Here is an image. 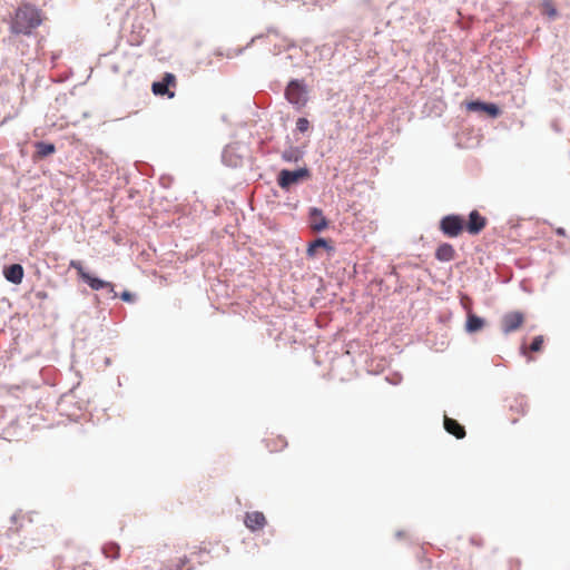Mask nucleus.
<instances>
[{"instance_id": "obj_1", "label": "nucleus", "mask_w": 570, "mask_h": 570, "mask_svg": "<svg viewBox=\"0 0 570 570\" xmlns=\"http://www.w3.org/2000/svg\"><path fill=\"white\" fill-rule=\"evenodd\" d=\"M42 23V14L36 7L23 3L16 10L11 23L10 30L16 35H31L32 30Z\"/></svg>"}, {"instance_id": "obj_2", "label": "nucleus", "mask_w": 570, "mask_h": 570, "mask_svg": "<svg viewBox=\"0 0 570 570\" xmlns=\"http://www.w3.org/2000/svg\"><path fill=\"white\" fill-rule=\"evenodd\" d=\"M70 268L77 271L78 276L89 285V287L94 291H99L106 288L112 297H116L115 286L110 282L102 281L98 277H95L87 273L79 261H71L69 264Z\"/></svg>"}, {"instance_id": "obj_3", "label": "nucleus", "mask_w": 570, "mask_h": 570, "mask_svg": "<svg viewBox=\"0 0 570 570\" xmlns=\"http://www.w3.org/2000/svg\"><path fill=\"white\" fill-rule=\"evenodd\" d=\"M507 419L515 424L528 412V403L523 395H513L505 399Z\"/></svg>"}, {"instance_id": "obj_4", "label": "nucleus", "mask_w": 570, "mask_h": 570, "mask_svg": "<svg viewBox=\"0 0 570 570\" xmlns=\"http://www.w3.org/2000/svg\"><path fill=\"white\" fill-rule=\"evenodd\" d=\"M465 226V220L460 215H446L440 220V230L448 237H458Z\"/></svg>"}, {"instance_id": "obj_5", "label": "nucleus", "mask_w": 570, "mask_h": 570, "mask_svg": "<svg viewBox=\"0 0 570 570\" xmlns=\"http://www.w3.org/2000/svg\"><path fill=\"white\" fill-rule=\"evenodd\" d=\"M308 177L309 170L307 168H299L296 170L283 169L278 174L277 184L282 189H288L292 185H295L303 179H307Z\"/></svg>"}, {"instance_id": "obj_6", "label": "nucleus", "mask_w": 570, "mask_h": 570, "mask_svg": "<svg viewBox=\"0 0 570 570\" xmlns=\"http://www.w3.org/2000/svg\"><path fill=\"white\" fill-rule=\"evenodd\" d=\"M285 97L292 105L304 107L307 101L306 89L298 80H292L285 90Z\"/></svg>"}, {"instance_id": "obj_7", "label": "nucleus", "mask_w": 570, "mask_h": 570, "mask_svg": "<svg viewBox=\"0 0 570 570\" xmlns=\"http://www.w3.org/2000/svg\"><path fill=\"white\" fill-rule=\"evenodd\" d=\"M524 314L520 311L505 313L501 318V328L503 333L509 334L519 330L524 323Z\"/></svg>"}, {"instance_id": "obj_8", "label": "nucleus", "mask_w": 570, "mask_h": 570, "mask_svg": "<svg viewBox=\"0 0 570 570\" xmlns=\"http://www.w3.org/2000/svg\"><path fill=\"white\" fill-rule=\"evenodd\" d=\"M177 79L174 73L166 72L161 81H156L151 86V90L156 96H167L174 98L175 92L170 90V87H176Z\"/></svg>"}, {"instance_id": "obj_9", "label": "nucleus", "mask_w": 570, "mask_h": 570, "mask_svg": "<svg viewBox=\"0 0 570 570\" xmlns=\"http://www.w3.org/2000/svg\"><path fill=\"white\" fill-rule=\"evenodd\" d=\"M487 225V218L483 217L478 210H472L469 215V222L464 228L471 235H478Z\"/></svg>"}, {"instance_id": "obj_10", "label": "nucleus", "mask_w": 570, "mask_h": 570, "mask_svg": "<svg viewBox=\"0 0 570 570\" xmlns=\"http://www.w3.org/2000/svg\"><path fill=\"white\" fill-rule=\"evenodd\" d=\"M244 522L250 531H258L266 525V518L263 512L253 511L246 513Z\"/></svg>"}, {"instance_id": "obj_11", "label": "nucleus", "mask_w": 570, "mask_h": 570, "mask_svg": "<svg viewBox=\"0 0 570 570\" xmlns=\"http://www.w3.org/2000/svg\"><path fill=\"white\" fill-rule=\"evenodd\" d=\"M328 225L327 219L324 217L320 208H311L309 210V226L314 232H322Z\"/></svg>"}, {"instance_id": "obj_12", "label": "nucleus", "mask_w": 570, "mask_h": 570, "mask_svg": "<svg viewBox=\"0 0 570 570\" xmlns=\"http://www.w3.org/2000/svg\"><path fill=\"white\" fill-rule=\"evenodd\" d=\"M3 275L8 282L18 285L22 282L24 271L20 264H12L4 268Z\"/></svg>"}, {"instance_id": "obj_13", "label": "nucleus", "mask_w": 570, "mask_h": 570, "mask_svg": "<svg viewBox=\"0 0 570 570\" xmlns=\"http://www.w3.org/2000/svg\"><path fill=\"white\" fill-rule=\"evenodd\" d=\"M468 109L473 110V111H476V110L485 111L488 115H490L493 118H495L500 115V109L494 104L471 101L468 104Z\"/></svg>"}, {"instance_id": "obj_14", "label": "nucleus", "mask_w": 570, "mask_h": 570, "mask_svg": "<svg viewBox=\"0 0 570 570\" xmlns=\"http://www.w3.org/2000/svg\"><path fill=\"white\" fill-rule=\"evenodd\" d=\"M444 429L456 439H463L466 434L465 429L456 420L444 416Z\"/></svg>"}, {"instance_id": "obj_15", "label": "nucleus", "mask_w": 570, "mask_h": 570, "mask_svg": "<svg viewBox=\"0 0 570 570\" xmlns=\"http://www.w3.org/2000/svg\"><path fill=\"white\" fill-rule=\"evenodd\" d=\"M435 258L440 262H450L455 258V249L449 243L441 244L435 250Z\"/></svg>"}, {"instance_id": "obj_16", "label": "nucleus", "mask_w": 570, "mask_h": 570, "mask_svg": "<svg viewBox=\"0 0 570 570\" xmlns=\"http://www.w3.org/2000/svg\"><path fill=\"white\" fill-rule=\"evenodd\" d=\"M35 147H36V153L33 156L35 158L42 159V158H46L56 153L55 145L50 144V142L37 141L35 144Z\"/></svg>"}, {"instance_id": "obj_17", "label": "nucleus", "mask_w": 570, "mask_h": 570, "mask_svg": "<svg viewBox=\"0 0 570 570\" xmlns=\"http://www.w3.org/2000/svg\"><path fill=\"white\" fill-rule=\"evenodd\" d=\"M483 326H484V321L481 317H479L474 314L468 315V321H466V331L468 332H471V333L478 332Z\"/></svg>"}, {"instance_id": "obj_18", "label": "nucleus", "mask_w": 570, "mask_h": 570, "mask_svg": "<svg viewBox=\"0 0 570 570\" xmlns=\"http://www.w3.org/2000/svg\"><path fill=\"white\" fill-rule=\"evenodd\" d=\"M321 247L322 248H331L326 239L317 238L313 243L309 244V246L307 248V255L311 257L315 256L316 250Z\"/></svg>"}, {"instance_id": "obj_19", "label": "nucleus", "mask_w": 570, "mask_h": 570, "mask_svg": "<svg viewBox=\"0 0 570 570\" xmlns=\"http://www.w3.org/2000/svg\"><path fill=\"white\" fill-rule=\"evenodd\" d=\"M543 336L539 335V336H535L529 347V350L531 352H539L542 350V346H543Z\"/></svg>"}, {"instance_id": "obj_20", "label": "nucleus", "mask_w": 570, "mask_h": 570, "mask_svg": "<svg viewBox=\"0 0 570 570\" xmlns=\"http://www.w3.org/2000/svg\"><path fill=\"white\" fill-rule=\"evenodd\" d=\"M309 128V121L306 118H298L296 121V129L301 132L307 131Z\"/></svg>"}, {"instance_id": "obj_21", "label": "nucleus", "mask_w": 570, "mask_h": 570, "mask_svg": "<svg viewBox=\"0 0 570 570\" xmlns=\"http://www.w3.org/2000/svg\"><path fill=\"white\" fill-rule=\"evenodd\" d=\"M282 158L285 161H297V159H298V157L296 155V150H294V149L285 150L282 155Z\"/></svg>"}, {"instance_id": "obj_22", "label": "nucleus", "mask_w": 570, "mask_h": 570, "mask_svg": "<svg viewBox=\"0 0 570 570\" xmlns=\"http://www.w3.org/2000/svg\"><path fill=\"white\" fill-rule=\"evenodd\" d=\"M543 13L547 14L549 18L557 17V10L553 8V6L550 2H547L543 4Z\"/></svg>"}, {"instance_id": "obj_23", "label": "nucleus", "mask_w": 570, "mask_h": 570, "mask_svg": "<svg viewBox=\"0 0 570 570\" xmlns=\"http://www.w3.org/2000/svg\"><path fill=\"white\" fill-rule=\"evenodd\" d=\"M120 297L125 302H132L134 299V295L127 291L122 292Z\"/></svg>"}, {"instance_id": "obj_24", "label": "nucleus", "mask_w": 570, "mask_h": 570, "mask_svg": "<svg viewBox=\"0 0 570 570\" xmlns=\"http://www.w3.org/2000/svg\"><path fill=\"white\" fill-rule=\"evenodd\" d=\"M188 562L187 558L180 559V563L177 566V570H181V568Z\"/></svg>"}, {"instance_id": "obj_25", "label": "nucleus", "mask_w": 570, "mask_h": 570, "mask_svg": "<svg viewBox=\"0 0 570 570\" xmlns=\"http://www.w3.org/2000/svg\"><path fill=\"white\" fill-rule=\"evenodd\" d=\"M556 233L559 235V236H566V229L562 228V227H558L556 229Z\"/></svg>"}, {"instance_id": "obj_26", "label": "nucleus", "mask_w": 570, "mask_h": 570, "mask_svg": "<svg viewBox=\"0 0 570 570\" xmlns=\"http://www.w3.org/2000/svg\"><path fill=\"white\" fill-rule=\"evenodd\" d=\"M281 446H284L285 442L284 440L279 439Z\"/></svg>"}]
</instances>
